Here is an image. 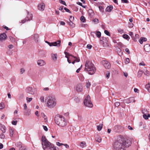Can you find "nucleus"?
Here are the masks:
<instances>
[{"label": "nucleus", "instance_id": "11", "mask_svg": "<svg viewBox=\"0 0 150 150\" xmlns=\"http://www.w3.org/2000/svg\"><path fill=\"white\" fill-rule=\"evenodd\" d=\"M61 45V41L60 40H58L57 41L51 43V46H57V47H59Z\"/></svg>", "mask_w": 150, "mask_h": 150}, {"label": "nucleus", "instance_id": "49", "mask_svg": "<svg viewBox=\"0 0 150 150\" xmlns=\"http://www.w3.org/2000/svg\"><path fill=\"white\" fill-rule=\"evenodd\" d=\"M104 33L105 34H106V35L110 36V33L109 32H108L107 30H105L104 31Z\"/></svg>", "mask_w": 150, "mask_h": 150}, {"label": "nucleus", "instance_id": "15", "mask_svg": "<svg viewBox=\"0 0 150 150\" xmlns=\"http://www.w3.org/2000/svg\"><path fill=\"white\" fill-rule=\"evenodd\" d=\"M144 49L145 51L147 52H150V45L149 44H146L144 47Z\"/></svg>", "mask_w": 150, "mask_h": 150}, {"label": "nucleus", "instance_id": "9", "mask_svg": "<svg viewBox=\"0 0 150 150\" xmlns=\"http://www.w3.org/2000/svg\"><path fill=\"white\" fill-rule=\"evenodd\" d=\"M102 64L106 69H109L111 67L110 63L106 61L103 60L102 61Z\"/></svg>", "mask_w": 150, "mask_h": 150}, {"label": "nucleus", "instance_id": "54", "mask_svg": "<svg viewBox=\"0 0 150 150\" xmlns=\"http://www.w3.org/2000/svg\"><path fill=\"white\" fill-rule=\"evenodd\" d=\"M17 121L16 120L13 121L12 122V124L14 125H16L17 124Z\"/></svg>", "mask_w": 150, "mask_h": 150}, {"label": "nucleus", "instance_id": "43", "mask_svg": "<svg viewBox=\"0 0 150 150\" xmlns=\"http://www.w3.org/2000/svg\"><path fill=\"white\" fill-rule=\"evenodd\" d=\"M123 37L124 38L126 39H127L129 37L128 35L125 34L123 35Z\"/></svg>", "mask_w": 150, "mask_h": 150}, {"label": "nucleus", "instance_id": "46", "mask_svg": "<svg viewBox=\"0 0 150 150\" xmlns=\"http://www.w3.org/2000/svg\"><path fill=\"white\" fill-rule=\"evenodd\" d=\"M110 75V73L109 72H108L106 74V78L107 79H108L109 78Z\"/></svg>", "mask_w": 150, "mask_h": 150}, {"label": "nucleus", "instance_id": "37", "mask_svg": "<svg viewBox=\"0 0 150 150\" xmlns=\"http://www.w3.org/2000/svg\"><path fill=\"white\" fill-rule=\"evenodd\" d=\"M72 22L70 21L69 23V24L73 28L75 26V24Z\"/></svg>", "mask_w": 150, "mask_h": 150}, {"label": "nucleus", "instance_id": "1", "mask_svg": "<svg viewBox=\"0 0 150 150\" xmlns=\"http://www.w3.org/2000/svg\"><path fill=\"white\" fill-rule=\"evenodd\" d=\"M127 140L123 136L120 135L112 144L113 150H125Z\"/></svg>", "mask_w": 150, "mask_h": 150}, {"label": "nucleus", "instance_id": "17", "mask_svg": "<svg viewBox=\"0 0 150 150\" xmlns=\"http://www.w3.org/2000/svg\"><path fill=\"white\" fill-rule=\"evenodd\" d=\"M27 13L28 15L25 18V19L27 21L32 20L33 16L32 15L31 13H29L28 12H27Z\"/></svg>", "mask_w": 150, "mask_h": 150}, {"label": "nucleus", "instance_id": "39", "mask_svg": "<svg viewBox=\"0 0 150 150\" xmlns=\"http://www.w3.org/2000/svg\"><path fill=\"white\" fill-rule=\"evenodd\" d=\"M99 10L103 12L104 10L103 9L104 8V7L103 6H99Z\"/></svg>", "mask_w": 150, "mask_h": 150}, {"label": "nucleus", "instance_id": "18", "mask_svg": "<svg viewBox=\"0 0 150 150\" xmlns=\"http://www.w3.org/2000/svg\"><path fill=\"white\" fill-rule=\"evenodd\" d=\"M0 130H1L3 133H4L6 131V128L4 125L0 123Z\"/></svg>", "mask_w": 150, "mask_h": 150}, {"label": "nucleus", "instance_id": "57", "mask_svg": "<svg viewBox=\"0 0 150 150\" xmlns=\"http://www.w3.org/2000/svg\"><path fill=\"white\" fill-rule=\"evenodd\" d=\"M43 128L44 130L45 131H47L48 130L47 128V127L46 126H45L44 125H43Z\"/></svg>", "mask_w": 150, "mask_h": 150}, {"label": "nucleus", "instance_id": "32", "mask_svg": "<svg viewBox=\"0 0 150 150\" xmlns=\"http://www.w3.org/2000/svg\"><path fill=\"white\" fill-rule=\"evenodd\" d=\"M142 112L143 114H149L148 113V110L146 109L143 110L142 111Z\"/></svg>", "mask_w": 150, "mask_h": 150}, {"label": "nucleus", "instance_id": "12", "mask_svg": "<svg viewBox=\"0 0 150 150\" xmlns=\"http://www.w3.org/2000/svg\"><path fill=\"white\" fill-rule=\"evenodd\" d=\"M38 64L40 66H43L46 64V62L43 60L39 59L37 61Z\"/></svg>", "mask_w": 150, "mask_h": 150}, {"label": "nucleus", "instance_id": "38", "mask_svg": "<svg viewBox=\"0 0 150 150\" xmlns=\"http://www.w3.org/2000/svg\"><path fill=\"white\" fill-rule=\"evenodd\" d=\"M80 20L81 21L83 22H84L85 21L86 19L85 18L84 16H82L81 17Z\"/></svg>", "mask_w": 150, "mask_h": 150}, {"label": "nucleus", "instance_id": "61", "mask_svg": "<svg viewBox=\"0 0 150 150\" xmlns=\"http://www.w3.org/2000/svg\"><path fill=\"white\" fill-rule=\"evenodd\" d=\"M125 51L127 52L128 54L130 53V52L129 49L127 48H126L125 49Z\"/></svg>", "mask_w": 150, "mask_h": 150}, {"label": "nucleus", "instance_id": "56", "mask_svg": "<svg viewBox=\"0 0 150 150\" xmlns=\"http://www.w3.org/2000/svg\"><path fill=\"white\" fill-rule=\"evenodd\" d=\"M115 104L116 107H118L120 105V103L119 102H116L115 103Z\"/></svg>", "mask_w": 150, "mask_h": 150}, {"label": "nucleus", "instance_id": "26", "mask_svg": "<svg viewBox=\"0 0 150 150\" xmlns=\"http://www.w3.org/2000/svg\"><path fill=\"white\" fill-rule=\"evenodd\" d=\"M143 117L145 120H147L148 119V118L150 117V114H143Z\"/></svg>", "mask_w": 150, "mask_h": 150}, {"label": "nucleus", "instance_id": "35", "mask_svg": "<svg viewBox=\"0 0 150 150\" xmlns=\"http://www.w3.org/2000/svg\"><path fill=\"white\" fill-rule=\"evenodd\" d=\"M44 96H41L40 98V100L42 103H44Z\"/></svg>", "mask_w": 150, "mask_h": 150}, {"label": "nucleus", "instance_id": "7", "mask_svg": "<svg viewBox=\"0 0 150 150\" xmlns=\"http://www.w3.org/2000/svg\"><path fill=\"white\" fill-rule=\"evenodd\" d=\"M25 91L30 95H34L37 93V89L36 87L33 88L29 86L26 87L25 89Z\"/></svg>", "mask_w": 150, "mask_h": 150}, {"label": "nucleus", "instance_id": "24", "mask_svg": "<svg viewBox=\"0 0 150 150\" xmlns=\"http://www.w3.org/2000/svg\"><path fill=\"white\" fill-rule=\"evenodd\" d=\"M113 8L112 6H108L106 9V11H107L110 12L111 11Z\"/></svg>", "mask_w": 150, "mask_h": 150}, {"label": "nucleus", "instance_id": "20", "mask_svg": "<svg viewBox=\"0 0 150 150\" xmlns=\"http://www.w3.org/2000/svg\"><path fill=\"white\" fill-rule=\"evenodd\" d=\"M146 40L147 39L146 38L144 37H142L139 40V41L141 44H142L143 42H145Z\"/></svg>", "mask_w": 150, "mask_h": 150}, {"label": "nucleus", "instance_id": "47", "mask_svg": "<svg viewBox=\"0 0 150 150\" xmlns=\"http://www.w3.org/2000/svg\"><path fill=\"white\" fill-rule=\"evenodd\" d=\"M16 145L17 147H18L19 148L21 147V146H22L21 145V143L20 142L17 143Z\"/></svg>", "mask_w": 150, "mask_h": 150}, {"label": "nucleus", "instance_id": "41", "mask_svg": "<svg viewBox=\"0 0 150 150\" xmlns=\"http://www.w3.org/2000/svg\"><path fill=\"white\" fill-rule=\"evenodd\" d=\"M145 88L148 90L150 88V84L149 83H148L147 84H146L145 86Z\"/></svg>", "mask_w": 150, "mask_h": 150}, {"label": "nucleus", "instance_id": "16", "mask_svg": "<svg viewBox=\"0 0 150 150\" xmlns=\"http://www.w3.org/2000/svg\"><path fill=\"white\" fill-rule=\"evenodd\" d=\"M95 34L98 38H100L101 35V33L100 31H97L96 33L95 32H92L91 33V35L92 36H94L93 34Z\"/></svg>", "mask_w": 150, "mask_h": 150}, {"label": "nucleus", "instance_id": "40", "mask_svg": "<svg viewBox=\"0 0 150 150\" xmlns=\"http://www.w3.org/2000/svg\"><path fill=\"white\" fill-rule=\"evenodd\" d=\"M26 21V20H25V18L24 19L22 20L21 21L19 22V23L21 24V25H22Z\"/></svg>", "mask_w": 150, "mask_h": 150}, {"label": "nucleus", "instance_id": "34", "mask_svg": "<svg viewBox=\"0 0 150 150\" xmlns=\"http://www.w3.org/2000/svg\"><path fill=\"white\" fill-rule=\"evenodd\" d=\"M33 99V98L31 97L28 98L27 97L26 98V100H27V103L30 102Z\"/></svg>", "mask_w": 150, "mask_h": 150}, {"label": "nucleus", "instance_id": "36", "mask_svg": "<svg viewBox=\"0 0 150 150\" xmlns=\"http://www.w3.org/2000/svg\"><path fill=\"white\" fill-rule=\"evenodd\" d=\"M69 59L71 60H74V59L76 58V57L73 56L69 54Z\"/></svg>", "mask_w": 150, "mask_h": 150}, {"label": "nucleus", "instance_id": "10", "mask_svg": "<svg viewBox=\"0 0 150 150\" xmlns=\"http://www.w3.org/2000/svg\"><path fill=\"white\" fill-rule=\"evenodd\" d=\"M76 90L78 92H80L82 91L83 90V87L81 84H78L76 87Z\"/></svg>", "mask_w": 150, "mask_h": 150}, {"label": "nucleus", "instance_id": "8", "mask_svg": "<svg viewBox=\"0 0 150 150\" xmlns=\"http://www.w3.org/2000/svg\"><path fill=\"white\" fill-rule=\"evenodd\" d=\"M45 6V4L43 2L39 3L38 5V9L40 11H43L44 10Z\"/></svg>", "mask_w": 150, "mask_h": 150}, {"label": "nucleus", "instance_id": "4", "mask_svg": "<svg viewBox=\"0 0 150 150\" xmlns=\"http://www.w3.org/2000/svg\"><path fill=\"white\" fill-rule=\"evenodd\" d=\"M85 71L88 72L89 74L91 75L93 74L96 71V68L94 64L90 61H87L85 64Z\"/></svg>", "mask_w": 150, "mask_h": 150}, {"label": "nucleus", "instance_id": "31", "mask_svg": "<svg viewBox=\"0 0 150 150\" xmlns=\"http://www.w3.org/2000/svg\"><path fill=\"white\" fill-rule=\"evenodd\" d=\"M42 116L44 118V120L45 122H46L47 120V117L46 116L45 114L43 113H41Z\"/></svg>", "mask_w": 150, "mask_h": 150}, {"label": "nucleus", "instance_id": "19", "mask_svg": "<svg viewBox=\"0 0 150 150\" xmlns=\"http://www.w3.org/2000/svg\"><path fill=\"white\" fill-rule=\"evenodd\" d=\"M39 35L38 34H35L33 35L34 40L35 42H38L39 40Z\"/></svg>", "mask_w": 150, "mask_h": 150}, {"label": "nucleus", "instance_id": "48", "mask_svg": "<svg viewBox=\"0 0 150 150\" xmlns=\"http://www.w3.org/2000/svg\"><path fill=\"white\" fill-rule=\"evenodd\" d=\"M96 141L99 143H100L101 142V139L100 137L96 139Z\"/></svg>", "mask_w": 150, "mask_h": 150}, {"label": "nucleus", "instance_id": "30", "mask_svg": "<svg viewBox=\"0 0 150 150\" xmlns=\"http://www.w3.org/2000/svg\"><path fill=\"white\" fill-rule=\"evenodd\" d=\"M142 74H143L142 71L141 70H139L138 71L137 76L138 77H141L142 76Z\"/></svg>", "mask_w": 150, "mask_h": 150}, {"label": "nucleus", "instance_id": "23", "mask_svg": "<svg viewBox=\"0 0 150 150\" xmlns=\"http://www.w3.org/2000/svg\"><path fill=\"white\" fill-rule=\"evenodd\" d=\"M51 57L53 60L54 61L57 60V54H52Z\"/></svg>", "mask_w": 150, "mask_h": 150}, {"label": "nucleus", "instance_id": "64", "mask_svg": "<svg viewBox=\"0 0 150 150\" xmlns=\"http://www.w3.org/2000/svg\"><path fill=\"white\" fill-rule=\"evenodd\" d=\"M19 150H26V149L23 147L22 146H21V147H20Z\"/></svg>", "mask_w": 150, "mask_h": 150}, {"label": "nucleus", "instance_id": "63", "mask_svg": "<svg viewBox=\"0 0 150 150\" xmlns=\"http://www.w3.org/2000/svg\"><path fill=\"white\" fill-rule=\"evenodd\" d=\"M60 25H65V23L64 21H61L60 22Z\"/></svg>", "mask_w": 150, "mask_h": 150}, {"label": "nucleus", "instance_id": "14", "mask_svg": "<svg viewBox=\"0 0 150 150\" xmlns=\"http://www.w3.org/2000/svg\"><path fill=\"white\" fill-rule=\"evenodd\" d=\"M125 102L126 103H129L132 102H134V99L133 97H131L129 99L125 100Z\"/></svg>", "mask_w": 150, "mask_h": 150}, {"label": "nucleus", "instance_id": "58", "mask_svg": "<svg viewBox=\"0 0 150 150\" xmlns=\"http://www.w3.org/2000/svg\"><path fill=\"white\" fill-rule=\"evenodd\" d=\"M56 144L57 145L59 146H60L62 145H63V144L62 143H60L59 142H58L56 143Z\"/></svg>", "mask_w": 150, "mask_h": 150}, {"label": "nucleus", "instance_id": "29", "mask_svg": "<svg viewBox=\"0 0 150 150\" xmlns=\"http://www.w3.org/2000/svg\"><path fill=\"white\" fill-rule=\"evenodd\" d=\"M97 128L98 131H100L103 127V124H100L99 125L97 126Z\"/></svg>", "mask_w": 150, "mask_h": 150}, {"label": "nucleus", "instance_id": "44", "mask_svg": "<svg viewBox=\"0 0 150 150\" xmlns=\"http://www.w3.org/2000/svg\"><path fill=\"white\" fill-rule=\"evenodd\" d=\"M5 138V135L3 133H1L0 135V138L1 139H4Z\"/></svg>", "mask_w": 150, "mask_h": 150}, {"label": "nucleus", "instance_id": "42", "mask_svg": "<svg viewBox=\"0 0 150 150\" xmlns=\"http://www.w3.org/2000/svg\"><path fill=\"white\" fill-rule=\"evenodd\" d=\"M59 2L62 4L66 6V3L64 1L62 0H59Z\"/></svg>", "mask_w": 150, "mask_h": 150}, {"label": "nucleus", "instance_id": "59", "mask_svg": "<svg viewBox=\"0 0 150 150\" xmlns=\"http://www.w3.org/2000/svg\"><path fill=\"white\" fill-rule=\"evenodd\" d=\"M122 2L124 3H128V1L127 0H121Z\"/></svg>", "mask_w": 150, "mask_h": 150}, {"label": "nucleus", "instance_id": "3", "mask_svg": "<svg viewBox=\"0 0 150 150\" xmlns=\"http://www.w3.org/2000/svg\"><path fill=\"white\" fill-rule=\"evenodd\" d=\"M54 120L57 125L61 127H64L67 124V120L64 117L61 115H56L55 117Z\"/></svg>", "mask_w": 150, "mask_h": 150}, {"label": "nucleus", "instance_id": "2", "mask_svg": "<svg viewBox=\"0 0 150 150\" xmlns=\"http://www.w3.org/2000/svg\"><path fill=\"white\" fill-rule=\"evenodd\" d=\"M47 106L49 108H54L57 104V100L55 97L52 95L48 96L45 99Z\"/></svg>", "mask_w": 150, "mask_h": 150}, {"label": "nucleus", "instance_id": "22", "mask_svg": "<svg viewBox=\"0 0 150 150\" xmlns=\"http://www.w3.org/2000/svg\"><path fill=\"white\" fill-rule=\"evenodd\" d=\"M144 73L146 76H149L150 75V72L146 68L144 69Z\"/></svg>", "mask_w": 150, "mask_h": 150}, {"label": "nucleus", "instance_id": "51", "mask_svg": "<svg viewBox=\"0 0 150 150\" xmlns=\"http://www.w3.org/2000/svg\"><path fill=\"white\" fill-rule=\"evenodd\" d=\"M93 21L97 23H98L99 20L98 19L95 18L93 20Z\"/></svg>", "mask_w": 150, "mask_h": 150}, {"label": "nucleus", "instance_id": "5", "mask_svg": "<svg viewBox=\"0 0 150 150\" xmlns=\"http://www.w3.org/2000/svg\"><path fill=\"white\" fill-rule=\"evenodd\" d=\"M42 145L44 150L51 149L54 147L53 144L49 142L44 136H42Z\"/></svg>", "mask_w": 150, "mask_h": 150}, {"label": "nucleus", "instance_id": "28", "mask_svg": "<svg viewBox=\"0 0 150 150\" xmlns=\"http://www.w3.org/2000/svg\"><path fill=\"white\" fill-rule=\"evenodd\" d=\"M9 131L10 132V135L11 137H12L14 133V131L12 129L10 128L9 129Z\"/></svg>", "mask_w": 150, "mask_h": 150}, {"label": "nucleus", "instance_id": "13", "mask_svg": "<svg viewBox=\"0 0 150 150\" xmlns=\"http://www.w3.org/2000/svg\"><path fill=\"white\" fill-rule=\"evenodd\" d=\"M7 38V36L4 33H3L0 35V41H3L6 40Z\"/></svg>", "mask_w": 150, "mask_h": 150}, {"label": "nucleus", "instance_id": "27", "mask_svg": "<svg viewBox=\"0 0 150 150\" xmlns=\"http://www.w3.org/2000/svg\"><path fill=\"white\" fill-rule=\"evenodd\" d=\"M30 113V111L29 110H26L24 111V115H29Z\"/></svg>", "mask_w": 150, "mask_h": 150}, {"label": "nucleus", "instance_id": "52", "mask_svg": "<svg viewBox=\"0 0 150 150\" xmlns=\"http://www.w3.org/2000/svg\"><path fill=\"white\" fill-rule=\"evenodd\" d=\"M25 71V69L23 68H21L20 69V73L21 74H23Z\"/></svg>", "mask_w": 150, "mask_h": 150}, {"label": "nucleus", "instance_id": "55", "mask_svg": "<svg viewBox=\"0 0 150 150\" xmlns=\"http://www.w3.org/2000/svg\"><path fill=\"white\" fill-rule=\"evenodd\" d=\"M92 47V46L90 44H88L87 46V48L89 49H91Z\"/></svg>", "mask_w": 150, "mask_h": 150}, {"label": "nucleus", "instance_id": "21", "mask_svg": "<svg viewBox=\"0 0 150 150\" xmlns=\"http://www.w3.org/2000/svg\"><path fill=\"white\" fill-rule=\"evenodd\" d=\"M88 15L91 17H92L94 15V12L92 9H89L88 11Z\"/></svg>", "mask_w": 150, "mask_h": 150}, {"label": "nucleus", "instance_id": "25", "mask_svg": "<svg viewBox=\"0 0 150 150\" xmlns=\"http://www.w3.org/2000/svg\"><path fill=\"white\" fill-rule=\"evenodd\" d=\"M80 146L83 148L85 147L86 146V143L85 142H82L80 144Z\"/></svg>", "mask_w": 150, "mask_h": 150}, {"label": "nucleus", "instance_id": "33", "mask_svg": "<svg viewBox=\"0 0 150 150\" xmlns=\"http://www.w3.org/2000/svg\"><path fill=\"white\" fill-rule=\"evenodd\" d=\"M5 105L4 103H0V109H3L5 108Z\"/></svg>", "mask_w": 150, "mask_h": 150}, {"label": "nucleus", "instance_id": "62", "mask_svg": "<svg viewBox=\"0 0 150 150\" xmlns=\"http://www.w3.org/2000/svg\"><path fill=\"white\" fill-rule=\"evenodd\" d=\"M64 9L66 11L68 12H70V11L69 9L65 7L64 8Z\"/></svg>", "mask_w": 150, "mask_h": 150}, {"label": "nucleus", "instance_id": "45", "mask_svg": "<svg viewBox=\"0 0 150 150\" xmlns=\"http://www.w3.org/2000/svg\"><path fill=\"white\" fill-rule=\"evenodd\" d=\"M90 85L91 83L90 82H89V81L86 82V86L87 88H89L90 86Z\"/></svg>", "mask_w": 150, "mask_h": 150}, {"label": "nucleus", "instance_id": "60", "mask_svg": "<svg viewBox=\"0 0 150 150\" xmlns=\"http://www.w3.org/2000/svg\"><path fill=\"white\" fill-rule=\"evenodd\" d=\"M23 106H24V109L25 110H26L27 109V105L25 103L24 104Z\"/></svg>", "mask_w": 150, "mask_h": 150}, {"label": "nucleus", "instance_id": "6", "mask_svg": "<svg viewBox=\"0 0 150 150\" xmlns=\"http://www.w3.org/2000/svg\"><path fill=\"white\" fill-rule=\"evenodd\" d=\"M83 103L87 107L91 108L93 107V105L91 100V98L90 96L88 95L84 99Z\"/></svg>", "mask_w": 150, "mask_h": 150}, {"label": "nucleus", "instance_id": "53", "mask_svg": "<svg viewBox=\"0 0 150 150\" xmlns=\"http://www.w3.org/2000/svg\"><path fill=\"white\" fill-rule=\"evenodd\" d=\"M74 17H72L71 16L69 18V21H73L74 20Z\"/></svg>", "mask_w": 150, "mask_h": 150}, {"label": "nucleus", "instance_id": "50", "mask_svg": "<svg viewBox=\"0 0 150 150\" xmlns=\"http://www.w3.org/2000/svg\"><path fill=\"white\" fill-rule=\"evenodd\" d=\"M130 60L129 58H126V60L125 62V63L126 64H128Z\"/></svg>", "mask_w": 150, "mask_h": 150}]
</instances>
